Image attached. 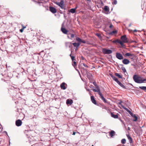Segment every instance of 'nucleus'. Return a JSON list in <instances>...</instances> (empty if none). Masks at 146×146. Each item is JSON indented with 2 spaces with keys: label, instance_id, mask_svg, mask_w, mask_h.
<instances>
[{
  "label": "nucleus",
  "instance_id": "f257e3e1",
  "mask_svg": "<svg viewBox=\"0 0 146 146\" xmlns=\"http://www.w3.org/2000/svg\"><path fill=\"white\" fill-rule=\"evenodd\" d=\"M22 85L26 86L27 89L32 88L33 87V85L31 81L28 80L25 81L22 83Z\"/></svg>",
  "mask_w": 146,
  "mask_h": 146
},
{
  "label": "nucleus",
  "instance_id": "f03ea898",
  "mask_svg": "<svg viewBox=\"0 0 146 146\" xmlns=\"http://www.w3.org/2000/svg\"><path fill=\"white\" fill-rule=\"evenodd\" d=\"M133 79L136 83L139 84L143 83V78L135 74L133 76Z\"/></svg>",
  "mask_w": 146,
  "mask_h": 146
},
{
  "label": "nucleus",
  "instance_id": "7ed1b4c3",
  "mask_svg": "<svg viewBox=\"0 0 146 146\" xmlns=\"http://www.w3.org/2000/svg\"><path fill=\"white\" fill-rule=\"evenodd\" d=\"M56 4L58 5L62 9H64V0H61L60 2H56L55 3Z\"/></svg>",
  "mask_w": 146,
  "mask_h": 146
},
{
  "label": "nucleus",
  "instance_id": "20e7f679",
  "mask_svg": "<svg viewBox=\"0 0 146 146\" xmlns=\"http://www.w3.org/2000/svg\"><path fill=\"white\" fill-rule=\"evenodd\" d=\"M121 41L123 43V46H124L123 44L124 43H127L128 42L127 38L125 35L122 36L121 37Z\"/></svg>",
  "mask_w": 146,
  "mask_h": 146
},
{
  "label": "nucleus",
  "instance_id": "39448f33",
  "mask_svg": "<svg viewBox=\"0 0 146 146\" xmlns=\"http://www.w3.org/2000/svg\"><path fill=\"white\" fill-rule=\"evenodd\" d=\"M38 3L40 5H42L43 7H46V1L45 0H37Z\"/></svg>",
  "mask_w": 146,
  "mask_h": 146
},
{
  "label": "nucleus",
  "instance_id": "423d86ee",
  "mask_svg": "<svg viewBox=\"0 0 146 146\" xmlns=\"http://www.w3.org/2000/svg\"><path fill=\"white\" fill-rule=\"evenodd\" d=\"M102 52L104 54H110L112 53V51L110 50L107 49L106 48H103L102 49Z\"/></svg>",
  "mask_w": 146,
  "mask_h": 146
},
{
  "label": "nucleus",
  "instance_id": "0eeeda50",
  "mask_svg": "<svg viewBox=\"0 0 146 146\" xmlns=\"http://www.w3.org/2000/svg\"><path fill=\"white\" fill-rule=\"evenodd\" d=\"M116 58L119 60H122L123 58L122 55L119 52H117L116 54Z\"/></svg>",
  "mask_w": 146,
  "mask_h": 146
},
{
  "label": "nucleus",
  "instance_id": "6e6552de",
  "mask_svg": "<svg viewBox=\"0 0 146 146\" xmlns=\"http://www.w3.org/2000/svg\"><path fill=\"white\" fill-rule=\"evenodd\" d=\"M22 124V121L19 119L16 120L15 121V124L18 127L21 126V125Z\"/></svg>",
  "mask_w": 146,
  "mask_h": 146
},
{
  "label": "nucleus",
  "instance_id": "1a4fd4ad",
  "mask_svg": "<svg viewBox=\"0 0 146 146\" xmlns=\"http://www.w3.org/2000/svg\"><path fill=\"white\" fill-rule=\"evenodd\" d=\"M49 10L51 12L53 13H55L56 12V9L53 7H50Z\"/></svg>",
  "mask_w": 146,
  "mask_h": 146
},
{
  "label": "nucleus",
  "instance_id": "9d476101",
  "mask_svg": "<svg viewBox=\"0 0 146 146\" xmlns=\"http://www.w3.org/2000/svg\"><path fill=\"white\" fill-rule=\"evenodd\" d=\"M76 40L80 43V42H82L83 43H86V41H85L84 40L81 39L79 37L76 38Z\"/></svg>",
  "mask_w": 146,
  "mask_h": 146
},
{
  "label": "nucleus",
  "instance_id": "9b49d317",
  "mask_svg": "<svg viewBox=\"0 0 146 146\" xmlns=\"http://www.w3.org/2000/svg\"><path fill=\"white\" fill-rule=\"evenodd\" d=\"M113 43L117 42L118 43H119L121 45V46H123V43L121 41V40H119V39H117L116 40H113Z\"/></svg>",
  "mask_w": 146,
  "mask_h": 146
},
{
  "label": "nucleus",
  "instance_id": "f8f14e48",
  "mask_svg": "<svg viewBox=\"0 0 146 146\" xmlns=\"http://www.w3.org/2000/svg\"><path fill=\"white\" fill-rule=\"evenodd\" d=\"M66 85V84L64 82L62 83L60 85V87L62 89L65 90L66 89V87L65 85Z\"/></svg>",
  "mask_w": 146,
  "mask_h": 146
},
{
  "label": "nucleus",
  "instance_id": "ddd939ff",
  "mask_svg": "<svg viewBox=\"0 0 146 146\" xmlns=\"http://www.w3.org/2000/svg\"><path fill=\"white\" fill-rule=\"evenodd\" d=\"M123 63L125 64H127L130 62L127 59H124L122 60Z\"/></svg>",
  "mask_w": 146,
  "mask_h": 146
},
{
  "label": "nucleus",
  "instance_id": "4468645a",
  "mask_svg": "<svg viewBox=\"0 0 146 146\" xmlns=\"http://www.w3.org/2000/svg\"><path fill=\"white\" fill-rule=\"evenodd\" d=\"M110 75L111 76V77L113 78V80L115 81L116 82H117L119 81L112 74H110Z\"/></svg>",
  "mask_w": 146,
  "mask_h": 146
},
{
  "label": "nucleus",
  "instance_id": "2eb2a0df",
  "mask_svg": "<svg viewBox=\"0 0 146 146\" xmlns=\"http://www.w3.org/2000/svg\"><path fill=\"white\" fill-rule=\"evenodd\" d=\"M91 99L92 102L94 104L96 105V100H95L94 97L93 96H91Z\"/></svg>",
  "mask_w": 146,
  "mask_h": 146
},
{
  "label": "nucleus",
  "instance_id": "dca6fc26",
  "mask_svg": "<svg viewBox=\"0 0 146 146\" xmlns=\"http://www.w3.org/2000/svg\"><path fill=\"white\" fill-rule=\"evenodd\" d=\"M121 106L125 110H126L127 111L130 115L131 114H132V113L127 108L125 107V106L122 105H121Z\"/></svg>",
  "mask_w": 146,
  "mask_h": 146
},
{
  "label": "nucleus",
  "instance_id": "f3484780",
  "mask_svg": "<svg viewBox=\"0 0 146 146\" xmlns=\"http://www.w3.org/2000/svg\"><path fill=\"white\" fill-rule=\"evenodd\" d=\"M128 139L130 143H131L132 142V139L131 137L129 135H127Z\"/></svg>",
  "mask_w": 146,
  "mask_h": 146
},
{
  "label": "nucleus",
  "instance_id": "a211bd4d",
  "mask_svg": "<svg viewBox=\"0 0 146 146\" xmlns=\"http://www.w3.org/2000/svg\"><path fill=\"white\" fill-rule=\"evenodd\" d=\"M66 47H68L70 48L72 46L71 43L70 42H66Z\"/></svg>",
  "mask_w": 146,
  "mask_h": 146
},
{
  "label": "nucleus",
  "instance_id": "6ab92c4d",
  "mask_svg": "<svg viewBox=\"0 0 146 146\" xmlns=\"http://www.w3.org/2000/svg\"><path fill=\"white\" fill-rule=\"evenodd\" d=\"M130 115L133 117H134L135 119H133V121H137V117L136 116L135 114H133L132 113V114H130Z\"/></svg>",
  "mask_w": 146,
  "mask_h": 146
},
{
  "label": "nucleus",
  "instance_id": "aec40b11",
  "mask_svg": "<svg viewBox=\"0 0 146 146\" xmlns=\"http://www.w3.org/2000/svg\"><path fill=\"white\" fill-rule=\"evenodd\" d=\"M80 43L79 42L78 43H73L72 44L74 47H76V48H78L80 45Z\"/></svg>",
  "mask_w": 146,
  "mask_h": 146
},
{
  "label": "nucleus",
  "instance_id": "412c9836",
  "mask_svg": "<svg viewBox=\"0 0 146 146\" xmlns=\"http://www.w3.org/2000/svg\"><path fill=\"white\" fill-rule=\"evenodd\" d=\"M61 30L62 32L65 34H66L68 32L64 28H61Z\"/></svg>",
  "mask_w": 146,
  "mask_h": 146
},
{
  "label": "nucleus",
  "instance_id": "4be33fe9",
  "mask_svg": "<svg viewBox=\"0 0 146 146\" xmlns=\"http://www.w3.org/2000/svg\"><path fill=\"white\" fill-rule=\"evenodd\" d=\"M72 100L68 99L66 100V103L67 104H70V105H71L72 103Z\"/></svg>",
  "mask_w": 146,
  "mask_h": 146
},
{
  "label": "nucleus",
  "instance_id": "5701e85b",
  "mask_svg": "<svg viewBox=\"0 0 146 146\" xmlns=\"http://www.w3.org/2000/svg\"><path fill=\"white\" fill-rule=\"evenodd\" d=\"M111 115L112 117H113L114 118H115V119L117 118L118 117V115L117 114L114 115L112 113H111Z\"/></svg>",
  "mask_w": 146,
  "mask_h": 146
},
{
  "label": "nucleus",
  "instance_id": "b1692460",
  "mask_svg": "<svg viewBox=\"0 0 146 146\" xmlns=\"http://www.w3.org/2000/svg\"><path fill=\"white\" fill-rule=\"evenodd\" d=\"M117 83L121 87L124 88H125V87L124 86V85L121 83L119 81H118Z\"/></svg>",
  "mask_w": 146,
  "mask_h": 146
},
{
  "label": "nucleus",
  "instance_id": "393cba45",
  "mask_svg": "<svg viewBox=\"0 0 146 146\" xmlns=\"http://www.w3.org/2000/svg\"><path fill=\"white\" fill-rule=\"evenodd\" d=\"M115 133V132L114 131H111L110 133V135L111 137H112L113 136H114Z\"/></svg>",
  "mask_w": 146,
  "mask_h": 146
},
{
  "label": "nucleus",
  "instance_id": "a878e982",
  "mask_svg": "<svg viewBox=\"0 0 146 146\" xmlns=\"http://www.w3.org/2000/svg\"><path fill=\"white\" fill-rule=\"evenodd\" d=\"M115 74L116 76L118 77L119 78H121L122 77V76L118 73H115Z\"/></svg>",
  "mask_w": 146,
  "mask_h": 146
},
{
  "label": "nucleus",
  "instance_id": "bb28decb",
  "mask_svg": "<svg viewBox=\"0 0 146 146\" xmlns=\"http://www.w3.org/2000/svg\"><path fill=\"white\" fill-rule=\"evenodd\" d=\"M139 88L145 91H146V86H139Z\"/></svg>",
  "mask_w": 146,
  "mask_h": 146
},
{
  "label": "nucleus",
  "instance_id": "cd10ccee",
  "mask_svg": "<svg viewBox=\"0 0 146 146\" xmlns=\"http://www.w3.org/2000/svg\"><path fill=\"white\" fill-rule=\"evenodd\" d=\"M76 9H72L70 10V12L71 13H73L75 12Z\"/></svg>",
  "mask_w": 146,
  "mask_h": 146
},
{
  "label": "nucleus",
  "instance_id": "c85d7f7f",
  "mask_svg": "<svg viewBox=\"0 0 146 146\" xmlns=\"http://www.w3.org/2000/svg\"><path fill=\"white\" fill-rule=\"evenodd\" d=\"M131 55V56H129V58L131 59H133L135 57V55L133 54H132Z\"/></svg>",
  "mask_w": 146,
  "mask_h": 146
},
{
  "label": "nucleus",
  "instance_id": "c756f323",
  "mask_svg": "<svg viewBox=\"0 0 146 146\" xmlns=\"http://www.w3.org/2000/svg\"><path fill=\"white\" fill-rule=\"evenodd\" d=\"M109 8L107 6H105L104 7V9L105 11H108Z\"/></svg>",
  "mask_w": 146,
  "mask_h": 146
},
{
  "label": "nucleus",
  "instance_id": "7c9ffc66",
  "mask_svg": "<svg viewBox=\"0 0 146 146\" xmlns=\"http://www.w3.org/2000/svg\"><path fill=\"white\" fill-rule=\"evenodd\" d=\"M101 98H102V99L105 102H107V101L104 98V97L103 96V95H102V96H101V97H100Z\"/></svg>",
  "mask_w": 146,
  "mask_h": 146
},
{
  "label": "nucleus",
  "instance_id": "2f4dec72",
  "mask_svg": "<svg viewBox=\"0 0 146 146\" xmlns=\"http://www.w3.org/2000/svg\"><path fill=\"white\" fill-rule=\"evenodd\" d=\"M126 142V140L125 139H122L121 140V143L122 144H125Z\"/></svg>",
  "mask_w": 146,
  "mask_h": 146
},
{
  "label": "nucleus",
  "instance_id": "473e14b6",
  "mask_svg": "<svg viewBox=\"0 0 146 146\" xmlns=\"http://www.w3.org/2000/svg\"><path fill=\"white\" fill-rule=\"evenodd\" d=\"M121 69L124 72H126V70L124 67H122L121 68Z\"/></svg>",
  "mask_w": 146,
  "mask_h": 146
},
{
  "label": "nucleus",
  "instance_id": "72a5a7b5",
  "mask_svg": "<svg viewBox=\"0 0 146 146\" xmlns=\"http://www.w3.org/2000/svg\"><path fill=\"white\" fill-rule=\"evenodd\" d=\"M132 54H131L129 53H127L125 54V56H131V55Z\"/></svg>",
  "mask_w": 146,
  "mask_h": 146
},
{
  "label": "nucleus",
  "instance_id": "f704fd0d",
  "mask_svg": "<svg viewBox=\"0 0 146 146\" xmlns=\"http://www.w3.org/2000/svg\"><path fill=\"white\" fill-rule=\"evenodd\" d=\"M40 54L42 55L41 56H42V55H43V56L44 57V55H45V54L44 53V54H43V51H42L41 52H40ZM42 58L43 59V57H42Z\"/></svg>",
  "mask_w": 146,
  "mask_h": 146
},
{
  "label": "nucleus",
  "instance_id": "c9c22d12",
  "mask_svg": "<svg viewBox=\"0 0 146 146\" xmlns=\"http://www.w3.org/2000/svg\"><path fill=\"white\" fill-rule=\"evenodd\" d=\"M96 92H99L100 91V90L99 86H97L96 87Z\"/></svg>",
  "mask_w": 146,
  "mask_h": 146
},
{
  "label": "nucleus",
  "instance_id": "e433bc0d",
  "mask_svg": "<svg viewBox=\"0 0 146 146\" xmlns=\"http://www.w3.org/2000/svg\"><path fill=\"white\" fill-rule=\"evenodd\" d=\"M72 65L74 67L76 66V61H73V63L72 64Z\"/></svg>",
  "mask_w": 146,
  "mask_h": 146
},
{
  "label": "nucleus",
  "instance_id": "4c0bfd02",
  "mask_svg": "<svg viewBox=\"0 0 146 146\" xmlns=\"http://www.w3.org/2000/svg\"><path fill=\"white\" fill-rule=\"evenodd\" d=\"M143 83L146 82V78L144 79L143 78L142 79Z\"/></svg>",
  "mask_w": 146,
  "mask_h": 146
},
{
  "label": "nucleus",
  "instance_id": "58836bf2",
  "mask_svg": "<svg viewBox=\"0 0 146 146\" xmlns=\"http://www.w3.org/2000/svg\"><path fill=\"white\" fill-rule=\"evenodd\" d=\"M93 84L96 86V88L97 86H98V85L96 84L95 82H93Z\"/></svg>",
  "mask_w": 146,
  "mask_h": 146
},
{
  "label": "nucleus",
  "instance_id": "ea45409f",
  "mask_svg": "<svg viewBox=\"0 0 146 146\" xmlns=\"http://www.w3.org/2000/svg\"><path fill=\"white\" fill-rule=\"evenodd\" d=\"M131 43H136L137 42L135 40H131Z\"/></svg>",
  "mask_w": 146,
  "mask_h": 146
},
{
  "label": "nucleus",
  "instance_id": "a19ab883",
  "mask_svg": "<svg viewBox=\"0 0 146 146\" xmlns=\"http://www.w3.org/2000/svg\"><path fill=\"white\" fill-rule=\"evenodd\" d=\"M71 58V59L73 61L74 60H75L74 59V56H72Z\"/></svg>",
  "mask_w": 146,
  "mask_h": 146
},
{
  "label": "nucleus",
  "instance_id": "79ce46f5",
  "mask_svg": "<svg viewBox=\"0 0 146 146\" xmlns=\"http://www.w3.org/2000/svg\"><path fill=\"white\" fill-rule=\"evenodd\" d=\"M98 93L100 95V97H101L102 95V94L100 92V91L99 92H98Z\"/></svg>",
  "mask_w": 146,
  "mask_h": 146
},
{
  "label": "nucleus",
  "instance_id": "37998d69",
  "mask_svg": "<svg viewBox=\"0 0 146 146\" xmlns=\"http://www.w3.org/2000/svg\"><path fill=\"white\" fill-rule=\"evenodd\" d=\"M117 1L116 0H114V3L115 4V5H116V4H117Z\"/></svg>",
  "mask_w": 146,
  "mask_h": 146
},
{
  "label": "nucleus",
  "instance_id": "c03bdc74",
  "mask_svg": "<svg viewBox=\"0 0 146 146\" xmlns=\"http://www.w3.org/2000/svg\"><path fill=\"white\" fill-rule=\"evenodd\" d=\"M23 30H24L22 28L21 29H20V32L22 33L23 32Z\"/></svg>",
  "mask_w": 146,
  "mask_h": 146
},
{
  "label": "nucleus",
  "instance_id": "a18cd8bd",
  "mask_svg": "<svg viewBox=\"0 0 146 146\" xmlns=\"http://www.w3.org/2000/svg\"><path fill=\"white\" fill-rule=\"evenodd\" d=\"M109 27L110 28H111L113 27V25L111 24L110 25Z\"/></svg>",
  "mask_w": 146,
  "mask_h": 146
},
{
  "label": "nucleus",
  "instance_id": "49530a36",
  "mask_svg": "<svg viewBox=\"0 0 146 146\" xmlns=\"http://www.w3.org/2000/svg\"><path fill=\"white\" fill-rule=\"evenodd\" d=\"M83 65L85 67H87V68L88 67V66L87 65L85 64H84V63L83 64Z\"/></svg>",
  "mask_w": 146,
  "mask_h": 146
},
{
  "label": "nucleus",
  "instance_id": "de8ad7c7",
  "mask_svg": "<svg viewBox=\"0 0 146 146\" xmlns=\"http://www.w3.org/2000/svg\"><path fill=\"white\" fill-rule=\"evenodd\" d=\"M99 37H100V36H101V35L100 34H96Z\"/></svg>",
  "mask_w": 146,
  "mask_h": 146
},
{
  "label": "nucleus",
  "instance_id": "09e8293b",
  "mask_svg": "<svg viewBox=\"0 0 146 146\" xmlns=\"http://www.w3.org/2000/svg\"><path fill=\"white\" fill-rule=\"evenodd\" d=\"M121 121L123 123V124L125 126V124L123 122V121H122L121 119Z\"/></svg>",
  "mask_w": 146,
  "mask_h": 146
},
{
  "label": "nucleus",
  "instance_id": "8fccbe9b",
  "mask_svg": "<svg viewBox=\"0 0 146 146\" xmlns=\"http://www.w3.org/2000/svg\"><path fill=\"white\" fill-rule=\"evenodd\" d=\"M121 103H122V102L121 101H120L118 103V104L120 105L121 106V105H122L121 104Z\"/></svg>",
  "mask_w": 146,
  "mask_h": 146
},
{
  "label": "nucleus",
  "instance_id": "3c124183",
  "mask_svg": "<svg viewBox=\"0 0 146 146\" xmlns=\"http://www.w3.org/2000/svg\"><path fill=\"white\" fill-rule=\"evenodd\" d=\"M71 36L72 38H73L74 36V34H72L71 35Z\"/></svg>",
  "mask_w": 146,
  "mask_h": 146
},
{
  "label": "nucleus",
  "instance_id": "603ef678",
  "mask_svg": "<svg viewBox=\"0 0 146 146\" xmlns=\"http://www.w3.org/2000/svg\"><path fill=\"white\" fill-rule=\"evenodd\" d=\"M3 133H5L7 135H8V134H7V132L6 131H3Z\"/></svg>",
  "mask_w": 146,
  "mask_h": 146
},
{
  "label": "nucleus",
  "instance_id": "864d4df0",
  "mask_svg": "<svg viewBox=\"0 0 146 146\" xmlns=\"http://www.w3.org/2000/svg\"><path fill=\"white\" fill-rule=\"evenodd\" d=\"M26 27L25 26H23L22 29L24 30V29L26 28Z\"/></svg>",
  "mask_w": 146,
  "mask_h": 146
},
{
  "label": "nucleus",
  "instance_id": "5fc2aeb1",
  "mask_svg": "<svg viewBox=\"0 0 146 146\" xmlns=\"http://www.w3.org/2000/svg\"><path fill=\"white\" fill-rule=\"evenodd\" d=\"M112 32L113 33H117V31H113Z\"/></svg>",
  "mask_w": 146,
  "mask_h": 146
},
{
  "label": "nucleus",
  "instance_id": "6e6d98bb",
  "mask_svg": "<svg viewBox=\"0 0 146 146\" xmlns=\"http://www.w3.org/2000/svg\"><path fill=\"white\" fill-rule=\"evenodd\" d=\"M93 90V91L95 92H96V89H94Z\"/></svg>",
  "mask_w": 146,
  "mask_h": 146
},
{
  "label": "nucleus",
  "instance_id": "4d7b16f0",
  "mask_svg": "<svg viewBox=\"0 0 146 146\" xmlns=\"http://www.w3.org/2000/svg\"><path fill=\"white\" fill-rule=\"evenodd\" d=\"M137 30H136L135 29V30H134L133 31V32H137Z\"/></svg>",
  "mask_w": 146,
  "mask_h": 146
},
{
  "label": "nucleus",
  "instance_id": "13d9d810",
  "mask_svg": "<svg viewBox=\"0 0 146 146\" xmlns=\"http://www.w3.org/2000/svg\"><path fill=\"white\" fill-rule=\"evenodd\" d=\"M75 133H76V132H73L72 135H74L75 134Z\"/></svg>",
  "mask_w": 146,
  "mask_h": 146
},
{
  "label": "nucleus",
  "instance_id": "bf43d9fd",
  "mask_svg": "<svg viewBox=\"0 0 146 146\" xmlns=\"http://www.w3.org/2000/svg\"><path fill=\"white\" fill-rule=\"evenodd\" d=\"M70 56L71 57L72 56L71 55V54H70Z\"/></svg>",
  "mask_w": 146,
  "mask_h": 146
},
{
  "label": "nucleus",
  "instance_id": "052dcab7",
  "mask_svg": "<svg viewBox=\"0 0 146 146\" xmlns=\"http://www.w3.org/2000/svg\"><path fill=\"white\" fill-rule=\"evenodd\" d=\"M131 24H129V27H130V26H131Z\"/></svg>",
  "mask_w": 146,
  "mask_h": 146
},
{
  "label": "nucleus",
  "instance_id": "680f3d73",
  "mask_svg": "<svg viewBox=\"0 0 146 146\" xmlns=\"http://www.w3.org/2000/svg\"><path fill=\"white\" fill-rule=\"evenodd\" d=\"M42 63H44V61H42Z\"/></svg>",
  "mask_w": 146,
  "mask_h": 146
},
{
  "label": "nucleus",
  "instance_id": "e2e57ef3",
  "mask_svg": "<svg viewBox=\"0 0 146 146\" xmlns=\"http://www.w3.org/2000/svg\"><path fill=\"white\" fill-rule=\"evenodd\" d=\"M3 130V128L2 127L1 129V131H2Z\"/></svg>",
  "mask_w": 146,
  "mask_h": 146
},
{
  "label": "nucleus",
  "instance_id": "0e129e2a",
  "mask_svg": "<svg viewBox=\"0 0 146 146\" xmlns=\"http://www.w3.org/2000/svg\"><path fill=\"white\" fill-rule=\"evenodd\" d=\"M92 146H94V145H92Z\"/></svg>",
  "mask_w": 146,
  "mask_h": 146
},
{
  "label": "nucleus",
  "instance_id": "69168bd1",
  "mask_svg": "<svg viewBox=\"0 0 146 146\" xmlns=\"http://www.w3.org/2000/svg\"><path fill=\"white\" fill-rule=\"evenodd\" d=\"M128 128H129V127Z\"/></svg>",
  "mask_w": 146,
  "mask_h": 146
}]
</instances>
